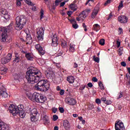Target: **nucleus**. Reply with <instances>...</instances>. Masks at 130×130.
I'll return each instance as SVG.
<instances>
[{
  "label": "nucleus",
  "instance_id": "7ed1b4c3",
  "mask_svg": "<svg viewBox=\"0 0 130 130\" xmlns=\"http://www.w3.org/2000/svg\"><path fill=\"white\" fill-rule=\"evenodd\" d=\"M50 87L49 82L47 80L43 79L39 81V82L35 85V88L38 91L41 92H46Z\"/></svg>",
  "mask_w": 130,
  "mask_h": 130
},
{
  "label": "nucleus",
  "instance_id": "09e8293b",
  "mask_svg": "<svg viewBox=\"0 0 130 130\" xmlns=\"http://www.w3.org/2000/svg\"><path fill=\"white\" fill-rule=\"evenodd\" d=\"M112 102L110 100H106V102H105V104H107V105H109L111 104Z\"/></svg>",
  "mask_w": 130,
  "mask_h": 130
},
{
  "label": "nucleus",
  "instance_id": "cd10ccee",
  "mask_svg": "<svg viewBox=\"0 0 130 130\" xmlns=\"http://www.w3.org/2000/svg\"><path fill=\"white\" fill-rule=\"evenodd\" d=\"M61 46L64 48V47H67V46H68V43L67 41L62 40L61 41Z\"/></svg>",
  "mask_w": 130,
  "mask_h": 130
},
{
  "label": "nucleus",
  "instance_id": "4468645a",
  "mask_svg": "<svg viewBox=\"0 0 130 130\" xmlns=\"http://www.w3.org/2000/svg\"><path fill=\"white\" fill-rule=\"evenodd\" d=\"M51 45L54 47L57 46V36L56 35H54L52 37Z\"/></svg>",
  "mask_w": 130,
  "mask_h": 130
},
{
  "label": "nucleus",
  "instance_id": "6e6552de",
  "mask_svg": "<svg viewBox=\"0 0 130 130\" xmlns=\"http://www.w3.org/2000/svg\"><path fill=\"white\" fill-rule=\"evenodd\" d=\"M44 31H45V28L42 27L40 28L38 31H37V38L39 41H43V37H44Z\"/></svg>",
  "mask_w": 130,
  "mask_h": 130
},
{
  "label": "nucleus",
  "instance_id": "72a5a7b5",
  "mask_svg": "<svg viewBox=\"0 0 130 130\" xmlns=\"http://www.w3.org/2000/svg\"><path fill=\"white\" fill-rule=\"evenodd\" d=\"M99 44H100V45H104L105 44V40H104V39H101L99 41Z\"/></svg>",
  "mask_w": 130,
  "mask_h": 130
},
{
  "label": "nucleus",
  "instance_id": "2f4dec72",
  "mask_svg": "<svg viewBox=\"0 0 130 130\" xmlns=\"http://www.w3.org/2000/svg\"><path fill=\"white\" fill-rule=\"evenodd\" d=\"M1 62L2 64H6V63H7L8 62L7 60L5 57H4L1 59Z\"/></svg>",
  "mask_w": 130,
  "mask_h": 130
},
{
  "label": "nucleus",
  "instance_id": "c9c22d12",
  "mask_svg": "<svg viewBox=\"0 0 130 130\" xmlns=\"http://www.w3.org/2000/svg\"><path fill=\"white\" fill-rule=\"evenodd\" d=\"M1 14H2V16H3V17L4 15L8 14V11L6 10H2Z\"/></svg>",
  "mask_w": 130,
  "mask_h": 130
},
{
  "label": "nucleus",
  "instance_id": "412c9836",
  "mask_svg": "<svg viewBox=\"0 0 130 130\" xmlns=\"http://www.w3.org/2000/svg\"><path fill=\"white\" fill-rule=\"evenodd\" d=\"M63 125L66 129H68V128H70V122L68 120H64L63 122Z\"/></svg>",
  "mask_w": 130,
  "mask_h": 130
},
{
  "label": "nucleus",
  "instance_id": "423d86ee",
  "mask_svg": "<svg viewBox=\"0 0 130 130\" xmlns=\"http://www.w3.org/2000/svg\"><path fill=\"white\" fill-rule=\"evenodd\" d=\"M1 31L3 32L2 35V41H3V42H6L7 39L10 41L12 40L11 38L9 39V37H8V35L7 34L8 29H7V28L4 27L2 28Z\"/></svg>",
  "mask_w": 130,
  "mask_h": 130
},
{
  "label": "nucleus",
  "instance_id": "4d7b16f0",
  "mask_svg": "<svg viewBox=\"0 0 130 130\" xmlns=\"http://www.w3.org/2000/svg\"><path fill=\"white\" fill-rule=\"evenodd\" d=\"M59 94L60 95H61V96H62V95H63V94H64V90L63 89H61L60 92H59Z\"/></svg>",
  "mask_w": 130,
  "mask_h": 130
},
{
  "label": "nucleus",
  "instance_id": "8fccbe9b",
  "mask_svg": "<svg viewBox=\"0 0 130 130\" xmlns=\"http://www.w3.org/2000/svg\"><path fill=\"white\" fill-rule=\"evenodd\" d=\"M123 7V4L122 3V2H121L119 5L118 9L119 10H120V9H122V8Z\"/></svg>",
  "mask_w": 130,
  "mask_h": 130
},
{
  "label": "nucleus",
  "instance_id": "c85d7f7f",
  "mask_svg": "<svg viewBox=\"0 0 130 130\" xmlns=\"http://www.w3.org/2000/svg\"><path fill=\"white\" fill-rule=\"evenodd\" d=\"M30 120H31V121L32 122H36V121H37V119H36V116L34 115H30Z\"/></svg>",
  "mask_w": 130,
  "mask_h": 130
},
{
  "label": "nucleus",
  "instance_id": "393cba45",
  "mask_svg": "<svg viewBox=\"0 0 130 130\" xmlns=\"http://www.w3.org/2000/svg\"><path fill=\"white\" fill-rule=\"evenodd\" d=\"M29 110L31 111L30 112V115H35V116H36V115H37V110L36 109H32V110H31V108H29Z\"/></svg>",
  "mask_w": 130,
  "mask_h": 130
},
{
  "label": "nucleus",
  "instance_id": "de8ad7c7",
  "mask_svg": "<svg viewBox=\"0 0 130 130\" xmlns=\"http://www.w3.org/2000/svg\"><path fill=\"white\" fill-rule=\"evenodd\" d=\"M85 88H86V85H82L80 87L79 90L80 91H83V90H85Z\"/></svg>",
  "mask_w": 130,
  "mask_h": 130
},
{
  "label": "nucleus",
  "instance_id": "37998d69",
  "mask_svg": "<svg viewBox=\"0 0 130 130\" xmlns=\"http://www.w3.org/2000/svg\"><path fill=\"white\" fill-rule=\"evenodd\" d=\"M43 15H44V12L43 11V10H41V15H40V20H42L43 18Z\"/></svg>",
  "mask_w": 130,
  "mask_h": 130
},
{
  "label": "nucleus",
  "instance_id": "f8f14e48",
  "mask_svg": "<svg viewBox=\"0 0 130 130\" xmlns=\"http://www.w3.org/2000/svg\"><path fill=\"white\" fill-rule=\"evenodd\" d=\"M35 47L36 49L39 51V54L40 55H44V54L45 53V52L40 44L36 45Z\"/></svg>",
  "mask_w": 130,
  "mask_h": 130
},
{
  "label": "nucleus",
  "instance_id": "b1692460",
  "mask_svg": "<svg viewBox=\"0 0 130 130\" xmlns=\"http://www.w3.org/2000/svg\"><path fill=\"white\" fill-rule=\"evenodd\" d=\"M69 50L70 52H75V44L71 43L69 46Z\"/></svg>",
  "mask_w": 130,
  "mask_h": 130
},
{
  "label": "nucleus",
  "instance_id": "ea45409f",
  "mask_svg": "<svg viewBox=\"0 0 130 130\" xmlns=\"http://www.w3.org/2000/svg\"><path fill=\"white\" fill-rule=\"evenodd\" d=\"M14 80H19L20 79V75L19 74H16L13 75Z\"/></svg>",
  "mask_w": 130,
  "mask_h": 130
},
{
  "label": "nucleus",
  "instance_id": "c756f323",
  "mask_svg": "<svg viewBox=\"0 0 130 130\" xmlns=\"http://www.w3.org/2000/svg\"><path fill=\"white\" fill-rule=\"evenodd\" d=\"M93 60L94 61H95V62L99 63V61H100V59L98 57H96V56L94 55L92 58Z\"/></svg>",
  "mask_w": 130,
  "mask_h": 130
},
{
  "label": "nucleus",
  "instance_id": "69168bd1",
  "mask_svg": "<svg viewBox=\"0 0 130 130\" xmlns=\"http://www.w3.org/2000/svg\"><path fill=\"white\" fill-rule=\"evenodd\" d=\"M106 100H107L106 98H102L101 99V101H103V102H104V103H105Z\"/></svg>",
  "mask_w": 130,
  "mask_h": 130
},
{
  "label": "nucleus",
  "instance_id": "2eb2a0df",
  "mask_svg": "<svg viewBox=\"0 0 130 130\" xmlns=\"http://www.w3.org/2000/svg\"><path fill=\"white\" fill-rule=\"evenodd\" d=\"M0 130H10V127L7 124L0 121Z\"/></svg>",
  "mask_w": 130,
  "mask_h": 130
},
{
  "label": "nucleus",
  "instance_id": "f3484780",
  "mask_svg": "<svg viewBox=\"0 0 130 130\" xmlns=\"http://www.w3.org/2000/svg\"><path fill=\"white\" fill-rule=\"evenodd\" d=\"M35 94H36V92L32 93L31 92H26V96L28 98V99H30V100L34 102L35 98H34V95H35Z\"/></svg>",
  "mask_w": 130,
  "mask_h": 130
},
{
  "label": "nucleus",
  "instance_id": "9b49d317",
  "mask_svg": "<svg viewBox=\"0 0 130 130\" xmlns=\"http://www.w3.org/2000/svg\"><path fill=\"white\" fill-rule=\"evenodd\" d=\"M127 20H128V18H127V17L124 15H121L118 17V21L120 23H127Z\"/></svg>",
  "mask_w": 130,
  "mask_h": 130
},
{
  "label": "nucleus",
  "instance_id": "5fc2aeb1",
  "mask_svg": "<svg viewBox=\"0 0 130 130\" xmlns=\"http://www.w3.org/2000/svg\"><path fill=\"white\" fill-rule=\"evenodd\" d=\"M21 0H16V6H21Z\"/></svg>",
  "mask_w": 130,
  "mask_h": 130
},
{
  "label": "nucleus",
  "instance_id": "1a4fd4ad",
  "mask_svg": "<svg viewBox=\"0 0 130 130\" xmlns=\"http://www.w3.org/2000/svg\"><path fill=\"white\" fill-rule=\"evenodd\" d=\"M0 96L3 98L8 97V92L6 91V88L4 85L0 84Z\"/></svg>",
  "mask_w": 130,
  "mask_h": 130
},
{
  "label": "nucleus",
  "instance_id": "e433bc0d",
  "mask_svg": "<svg viewBox=\"0 0 130 130\" xmlns=\"http://www.w3.org/2000/svg\"><path fill=\"white\" fill-rule=\"evenodd\" d=\"M13 61H15V62H19V61H20V57L15 56V58Z\"/></svg>",
  "mask_w": 130,
  "mask_h": 130
},
{
  "label": "nucleus",
  "instance_id": "338daca9",
  "mask_svg": "<svg viewBox=\"0 0 130 130\" xmlns=\"http://www.w3.org/2000/svg\"><path fill=\"white\" fill-rule=\"evenodd\" d=\"M73 68L77 69V68H78V64L76 62H74Z\"/></svg>",
  "mask_w": 130,
  "mask_h": 130
},
{
  "label": "nucleus",
  "instance_id": "ddd939ff",
  "mask_svg": "<svg viewBox=\"0 0 130 130\" xmlns=\"http://www.w3.org/2000/svg\"><path fill=\"white\" fill-rule=\"evenodd\" d=\"M69 21H70V23L72 24V27L74 29H78L79 28V25L77 23V21L75 19H68Z\"/></svg>",
  "mask_w": 130,
  "mask_h": 130
},
{
  "label": "nucleus",
  "instance_id": "0e129e2a",
  "mask_svg": "<svg viewBox=\"0 0 130 130\" xmlns=\"http://www.w3.org/2000/svg\"><path fill=\"white\" fill-rule=\"evenodd\" d=\"M92 81L93 82H98V79H97V78L94 77L92 78Z\"/></svg>",
  "mask_w": 130,
  "mask_h": 130
},
{
  "label": "nucleus",
  "instance_id": "a18cd8bd",
  "mask_svg": "<svg viewBox=\"0 0 130 130\" xmlns=\"http://www.w3.org/2000/svg\"><path fill=\"white\" fill-rule=\"evenodd\" d=\"M112 17H113V15H112V13H110L109 16L107 17V20H111V19L112 18Z\"/></svg>",
  "mask_w": 130,
  "mask_h": 130
},
{
  "label": "nucleus",
  "instance_id": "7c9ffc66",
  "mask_svg": "<svg viewBox=\"0 0 130 130\" xmlns=\"http://www.w3.org/2000/svg\"><path fill=\"white\" fill-rule=\"evenodd\" d=\"M22 88L24 91H26V92H28L29 91V87L26 85V84H24L22 85Z\"/></svg>",
  "mask_w": 130,
  "mask_h": 130
},
{
  "label": "nucleus",
  "instance_id": "aec40b11",
  "mask_svg": "<svg viewBox=\"0 0 130 130\" xmlns=\"http://www.w3.org/2000/svg\"><path fill=\"white\" fill-rule=\"evenodd\" d=\"M67 81L70 84H73L75 82V77L73 76H70L67 77Z\"/></svg>",
  "mask_w": 130,
  "mask_h": 130
},
{
  "label": "nucleus",
  "instance_id": "39448f33",
  "mask_svg": "<svg viewBox=\"0 0 130 130\" xmlns=\"http://www.w3.org/2000/svg\"><path fill=\"white\" fill-rule=\"evenodd\" d=\"M34 102H37L38 103H44L46 101V98L43 96V95L36 92L34 95Z\"/></svg>",
  "mask_w": 130,
  "mask_h": 130
},
{
  "label": "nucleus",
  "instance_id": "dca6fc26",
  "mask_svg": "<svg viewBox=\"0 0 130 130\" xmlns=\"http://www.w3.org/2000/svg\"><path fill=\"white\" fill-rule=\"evenodd\" d=\"M43 119L44 120V124H45V125L49 123V119L48 118V116L45 115V112H43Z\"/></svg>",
  "mask_w": 130,
  "mask_h": 130
},
{
  "label": "nucleus",
  "instance_id": "4be33fe9",
  "mask_svg": "<svg viewBox=\"0 0 130 130\" xmlns=\"http://www.w3.org/2000/svg\"><path fill=\"white\" fill-rule=\"evenodd\" d=\"M100 25L97 23L95 24L92 27V30L95 31L96 32H98L99 30H100Z\"/></svg>",
  "mask_w": 130,
  "mask_h": 130
},
{
  "label": "nucleus",
  "instance_id": "bb28decb",
  "mask_svg": "<svg viewBox=\"0 0 130 130\" xmlns=\"http://www.w3.org/2000/svg\"><path fill=\"white\" fill-rule=\"evenodd\" d=\"M69 8L70 9H71V10H72L73 11H74V12L77 11V9H76V5L75 4H71L70 6H69Z\"/></svg>",
  "mask_w": 130,
  "mask_h": 130
},
{
  "label": "nucleus",
  "instance_id": "49530a36",
  "mask_svg": "<svg viewBox=\"0 0 130 130\" xmlns=\"http://www.w3.org/2000/svg\"><path fill=\"white\" fill-rule=\"evenodd\" d=\"M95 103H96V104H101V100L100 99H96L95 100Z\"/></svg>",
  "mask_w": 130,
  "mask_h": 130
},
{
  "label": "nucleus",
  "instance_id": "a211bd4d",
  "mask_svg": "<svg viewBox=\"0 0 130 130\" xmlns=\"http://www.w3.org/2000/svg\"><path fill=\"white\" fill-rule=\"evenodd\" d=\"M25 57L27 60L32 61L34 59V56L31 53H27L25 54Z\"/></svg>",
  "mask_w": 130,
  "mask_h": 130
},
{
  "label": "nucleus",
  "instance_id": "3c124183",
  "mask_svg": "<svg viewBox=\"0 0 130 130\" xmlns=\"http://www.w3.org/2000/svg\"><path fill=\"white\" fill-rule=\"evenodd\" d=\"M82 27L83 28H84V31H85V32L87 31V25H86V24H85V23H82Z\"/></svg>",
  "mask_w": 130,
  "mask_h": 130
},
{
  "label": "nucleus",
  "instance_id": "f03ea898",
  "mask_svg": "<svg viewBox=\"0 0 130 130\" xmlns=\"http://www.w3.org/2000/svg\"><path fill=\"white\" fill-rule=\"evenodd\" d=\"M9 110L10 113H12L14 116L19 115L21 118H24V117L26 116V114L24 111V106L23 105H19L18 106L10 105Z\"/></svg>",
  "mask_w": 130,
  "mask_h": 130
},
{
  "label": "nucleus",
  "instance_id": "9d476101",
  "mask_svg": "<svg viewBox=\"0 0 130 130\" xmlns=\"http://www.w3.org/2000/svg\"><path fill=\"white\" fill-rule=\"evenodd\" d=\"M65 101L69 105H76L77 104V101L76 100L70 97L67 98L65 99Z\"/></svg>",
  "mask_w": 130,
  "mask_h": 130
},
{
  "label": "nucleus",
  "instance_id": "680f3d73",
  "mask_svg": "<svg viewBox=\"0 0 130 130\" xmlns=\"http://www.w3.org/2000/svg\"><path fill=\"white\" fill-rule=\"evenodd\" d=\"M87 86L88 87H89V88H92V87H93V84H92V83L89 82L87 84Z\"/></svg>",
  "mask_w": 130,
  "mask_h": 130
},
{
  "label": "nucleus",
  "instance_id": "473e14b6",
  "mask_svg": "<svg viewBox=\"0 0 130 130\" xmlns=\"http://www.w3.org/2000/svg\"><path fill=\"white\" fill-rule=\"evenodd\" d=\"M99 87H100L101 90H103L104 89V86L103 85L102 82L100 81L99 82Z\"/></svg>",
  "mask_w": 130,
  "mask_h": 130
},
{
  "label": "nucleus",
  "instance_id": "13d9d810",
  "mask_svg": "<svg viewBox=\"0 0 130 130\" xmlns=\"http://www.w3.org/2000/svg\"><path fill=\"white\" fill-rule=\"evenodd\" d=\"M121 66H122V67H126V63L125 61H122L121 62Z\"/></svg>",
  "mask_w": 130,
  "mask_h": 130
},
{
  "label": "nucleus",
  "instance_id": "20e7f679",
  "mask_svg": "<svg viewBox=\"0 0 130 130\" xmlns=\"http://www.w3.org/2000/svg\"><path fill=\"white\" fill-rule=\"evenodd\" d=\"M15 20L16 23L15 24V28L16 30H17L18 31L22 30V28H24V26H25L26 23H27L26 16L24 15L17 16Z\"/></svg>",
  "mask_w": 130,
  "mask_h": 130
},
{
  "label": "nucleus",
  "instance_id": "864d4df0",
  "mask_svg": "<svg viewBox=\"0 0 130 130\" xmlns=\"http://www.w3.org/2000/svg\"><path fill=\"white\" fill-rule=\"evenodd\" d=\"M59 3H60V1L56 0L55 1V6H56V7H57V6H58Z\"/></svg>",
  "mask_w": 130,
  "mask_h": 130
},
{
  "label": "nucleus",
  "instance_id": "4c0bfd02",
  "mask_svg": "<svg viewBox=\"0 0 130 130\" xmlns=\"http://www.w3.org/2000/svg\"><path fill=\"white\" fill-rule=\"evenodd\" d=\"M58 110L60 113H63V112H64V109H63V108L62 107H59Z\"/></svg>",
  "mask_w": 130,
  "mask_h": 130
},
{
  "label": "nucleus",
  "instance_id": "052dcab7",
  "mask_svg": "<svg viewBox=\"0 0 130 130\" xmlns=\"http://www.w3.org/2000/svg\"><path fill=\"white\" fill-rule=\"evenodd\" d=\"M72 14H73V12H72V11H68V12H67V15H68L69 17H71V16H72Z\"/></svg>",
  "mask_w": 130,
  "mask_h": 130
},
{
  "label": "nucleus",
  "instance_id": "a19ab883",
  "mask_svg": "<svg viewBox=\"0 0 130 130\" xmlns=\"http://www.w3.org/2000/svg\"><path fill=\"white\" fill-rule=\"evenodd\" d=\"M58 119V116L56 115H54L53 116V120L54 121H56Z\"/></svg>",
  "mask_w": 130,
  "mask_h": 130
},
{
  "label": "nucleus",
  "instance_id": "6ab92c4d",
  "mask_svg": "<svg viewBox=\"0 0 130 130\" xmlns=\"http://www.w3.org/2000/svg\"><path fill=\"white\" fill-rule=\"evenodd\" d=\"M98 12H99V8H95L92 13H91V18L94 19L96 16H97V14H98Z\"/></svg>",
  "mask_w": 130,
  "mask_h": 130
},
{
  "label": "nucleus",
  "instance_id": "c03bdc74",
  "mask_svg": "<svg viewBox=\"0 0 130 130\" xmlns=\"http://www.w3.org/2000/svg\"><path fill=\"white\" fill-rule=\"evenodd\" d=\"M52 111L53 113H56L57 112V108L53 107L52 108Z\"/></svg>",
  "mask_w": 130,
  "mask_h": 130
},
{
  "label": "nucleus",
  "instance_id": "f257e3e1",
  "mask_svg": "<svg viewBox=\"0 0 130 130\" xmlns=\"http://www.w3.org/2000/svg\"><path fill=\"white\" fill-rule=\"evenodd\" d=\"M41 75L42 73L37 68L31 67L29 70L26 72L25 78L28 84L34 85L40 80Z\"/></svg>",
  "mask_w": 130,
  "mask_h": 130
},
{
  "label": "nucleus",
  "instance_id": "e2e57ef3",
  "mask_svg": "<svg viewBox=\"0 0 130 130\" xmlns=\"http://www.w3.org/2000/svg\"><path fill=\"white\" fill-rule=\"evenodd\" d=\"M120 46V42L117 41V47L118 48Z\"/></svg>",
  "mask_w": 130,
  "mask_h": 130
},
{
  "label": "nucleus",
  "instance_id": "f704fd0d",
  "mask_svg": "<svg viewBox=\"0 0 130 130\" xmlns=\"http://www.w3.org/2000/svg\"><path fill=\"white\" fill-rule=\"evenodd\" d=\"M26 3L28 5V6H34V4L32 3L31 0H26Z\"/></svg>",
  "mask_w": 130,
  "mask_h": 130
},
{
  "label": "nucleus",
  "instance_id": "6e6d98bb",
  "mask_svg": "<svg viewBox=\"0 0 130 130\" xmlns=\"http://www.w3.org/2000/svg\"><path fill=\"white\" fill-rule=\"evenodd\" d=\"M26 39L27 40H31V39H32V38L31 37V36L30 35H27Z\"/></svg>",
  "mask_w": 130,
  "mask_h": 130
},
{
  "label": "nucleus",
  "instance_id": "5701e85b",
  "mask_svg": "<svg viewBox=\"0 0 130 130\" xmlns=\"http://www.w3.org/2000/svg\"><path fill=\"white\" fill-rule=\"evenodd\" d=\"M46 76L50 78V79H51V80H52V79H53V78L54 77V73H53V72H52L49 71V72H47Z\"/></svg>",
  "mask_w": 130,
  "mask_h": 130
},
{
  "label": "nucleus",
  "instance_id": "603ef678",
  "mask_svg": "<svg viewBox=\"0 0 130 130\" xmlns=\"http://www.w3.org/2000/svg\"><path fill=\"white\" fill-rule=\"evenodd\" d=\"M122 96H123V92L120 91L118 97L117 98V99H120V98H122Z\"/></svg>",
  "mask_w": 130,
  "mask_h": 130
},
{
  "label": "nucleus",
  "instance_id": "774afa93",
  "mask_svg": "<svg viewBox=\"0 0 130 130\" xmlns=\"http://www.w3.org/2000/svg\"><path fill=\"white\" fill-rule=\"evenodd\" d=\"M64 5H66V3L64 2H63L60 4V7H63Z\"/></svg>",
  "mask_w": 130,
  "mask_h": 130
},
{
  "label": "nucleus",
  "instance_id": "79ce46f5",
  "mask_svg": "<svg viewBox=\"0 0 130 130\" xmlns=\"http://www.w3.org/2000/svg\"><path fill=\"white\" fill-rule=\"evenodd\" d=\"M88 108L89 110H92L94 108V105L92 104H89L88 106Z\"/></svg>",
  "mask_w": 130,
  "mask_h": 130
},
{
  "label": "nucleus",
  "instance_id": "bf43d9fd",
  "mask_svg": "<svg viewBox=\"0 0 130 130\" xmlns=\"http://www.w3.org/2000/svg\"><path fill=\"white\" fill-rule=\"evenodd\" d=\"M118 32H119V34H122L123 30H122V28L121 27L118 28Z\"/></svg>",
  "mask_w": 130,
  "mask_h": 130
},
{
  "label": "nucleus",
  "instance_id": "a878e982",
  "mask_svg": "<svg viewBox=\"0 0 130 130\" xmlns=\"http://www.w3.org/2000/svg\"><path fill=\"white\" fill-rule=\"evenodd\" d=\"M5 58L7 60V62H9V61H11V59H12V54L8 53Z\"/></svg>",
  "mask_w": 130,
  "mask_h": 130
},
{
  "label": "nucleus",
  "instance_id": "0eeeda50",
  "mask_svg": "<svg viewBox=\"0 0 130 130\" xmlns=\"http://www.w3.org/2000/svg\"><path fill=\"white\" fill-rule=\"evenodd\" d=\"M115 130H125L123 122L121 120H117L115 123Z\"/></svg>",
  "mask_w": 130,
  "mask_h": 130
},
{
  "label": "nucleus",
  "instance_id": "58836bf2",
  "mask_svg": "<svg viewBox=\"0 0 130 130\" xmlns=\"http://www.w3.org/2000/svg\"><path fill=\"white\" fill-rule=\"evenodd\" d=\"M3 17L4 18V19H5L6 20H10V15H9V14L7 13L6 14H5Z\"/></svg>",
  "mask_w": 130,
  "mask_h": 130
}]
</instances>
